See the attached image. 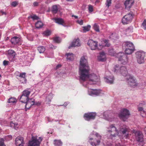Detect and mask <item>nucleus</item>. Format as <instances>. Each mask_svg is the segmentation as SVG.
Here are the masks:
<instances>
[{"mask_svg":"<svg viewBox=\"0 0 146 146\" xmlns=\"http://www.w3.org/2000/svg\"><path fill=\"white\" fill-rule=\"evenodd\" d=\"M129 131V127L125 125L121 126L119 131L114 124L110 125L107 127L108 134L110 135L111 138L115 137L117 135L124 136L127 138L128 136Z\"/></svg>","mask_w":146,"mask_h":146,"instance_id":"1","label":"nucleus"},{"mask_svg":"<svg viewBox=\"0 0 146 146\" xmlns=\"http://www.w3.org/2000/svg\"><path fill=\"white\" fill-rule=\"evenodd\" d=\"M87 58L86 56H82L80 60L79 67V74L81 76V78H83L87 76L90 68L87 62Z\"/></svg>","mask_w":146,"mask_h":146,"instance_id":"2","label":"nucleus"},{"mask_svg":"<svg viewBox=\"0 0 146 146\" xmlns=\"http://www.w3.org/2000/svg\"><path fill=\"white\" fill-rule=\"evenodd\" d=\"M89 71H88L87 76L86 77L83 78V79L81 78V76L80 75V80L81 83H82L83 86L86 87L87 86L86 83H87L86 81L88 80L90 82H95L98 81V76L95 74H89Z\"/></svg>","mask_w":146,"mask_h":146,"instance_id":"3","label":"nucleus"},{"mask_svg":"<svg viewBox=\"0 0 146 146\" xmlns=\"http://www.w3.org/2000/svg\"><path fill=\"white\" fill-rule=\"evenodd\" d=\"M20 102L22 103H26V107L28 106L29 108V107H31L34 105L37 104L36 103L34 102V100L32 99H29V98L28 97L23 95L20 97Z\"/></svg>","mask_w":146,"mask_h":146,"instance_id":"4","label":"nucleus"},{"mask_svg":"<svg viewBox=\"0 0 146 146\" xmlns=\"http://www.w3.org/2000/svg\"><path fill=\"white\" fill-rule=\"evenodd\" d=\"M114 72L117 73H120L124 76H127V72L126 67L125 66H120L117 65L115 66Z\"/></svg>","mask_w":146,"mask_h":146,"instance_id":"5","label":"nucleus"},{"mask_svg":"<svg viewBox=\"0 0 146 146\" xmlns=\"http://www.w3.org/2000/svg\"><path fill=\"white\" fill-rule=\"evenodd\" d=\"M134 14L130 11L125 15L122 18V22L124 25L127 24L131 22L133 18Z\"/></svg>","mask_w":146,"mask_h":146,"instance_id":"6","label":"nucleus"},{"mask_svg":"<svg viewBox=\"0 0 146 146\" xmlns=\"http://www.w3.org/2000/svg\"><path fill=\"white\" fill-rule=\"evenodd\" d=\"M42 138L40 137L37 139L36 137H32L31 141H29L28 146H40Z\"/></svg>","mask_w":146,"mask_h":146,"instance_id":"7","label":"nucleus"},{"mask_svg":"<svg viewBox=\"0 0 146 146\" xmlns=\"http://www.w3.org/2000/svg\"><path fill=\"white\" fill-rule=\"evenodd\" d=\"M145 53L142 51H139L136 53V57L137 62L139 64H141L144 62V57Z\"/></svg>","mask_w":146,"mask_h":146,"instance_id":"8","label":"nucleus"},{"mask_svg":"<svg viewBox=\"0 0 146 146\" xmlns=\"http://www.w3.org/2000/svg\"><path fill=\"white\" fill-rule=\"evenodd\" d=\"M118 60L121 62L123 64H126L128 62V59L127 55L124 53L120 52L117 54Z\"/></svg>","mask_w":146,"mask_h":146,"instance_id":"9","label":"nucleus"},{"mask_svg":"<svg viewBox=\"0 0 146 146\" xmlns=\"http://www.w3.org/2000/svg\"><path fill=\"white\" fill-rule=\"evenodd\" d=\"M129 115V110L126 109H123L119 115V118L123 121H125Z\"/></svg>","mask_w":146,"mask_h":146,"instance_id":"10","label":"nucleus"},{"mask_svg":"<svg viewBox=\"0 0 146 146\" xmlns=\"http://www.w3.org/2000/svg\"><path fill=\"white\" fill-rule=\"evenodd\" d=\"M128 85L132 87H135L137 85L135 78L130 75H128L126 78Z\"/></svg>","mask_w":146,"mask_h":146,"instance_id":"11","label":"nucleus"},{"mask_svg":"<svg viewBox=\"0 0 146 146\" xmlns=\"http://www.w3.org/2000/svg\"><path fill=\"white\" fill-rule=\"evenodd\" d=\"M95 135L97 137L94 141L93 142H90V140H92V138H90L89 139V142L92 146H96L100 144V140L101 138V136L98 133H96Z\"/></svg>","mask_w":146,"mask_h":146,"instance_id":"12","label":"nucleus"},{"mask_svg":"<svg viewBox=\"0 0 146 146\" xmlns=\"http://www.w3.org/2000/svg\"><path fill=\"white\" fill-rule=\"evenodd\" d=\"M87 44L92 50H95L98 48L97 42L92 39L89 40Z\"/></svg>","mask_w":146,"mask_h":146,"instance_id":"13","label":"nucleus"},{"mask_svg":"<svg viewBox=\"0 0 146 146\" xmlns=\"http://www.w3.org/2000/svg\"><path fill=\"white\" fill-rule=\"evenodd\" d=\"M133 132L135 134L136 138L139 142H142L143 141V135L142 133L140 131H136L134 130Z\"/></svg>","mask_w":146,"mask_h":146,"instance_id":"14","label":"nucleus"},{"mask_svg":"<svg viewBox=\"0 0 146 146\" xmlns=\"http://www.w3.org/2000/svg\"><path fill=\"white\" fill-rule=\"evenodd\" d=\"M96 115V114L94 113H89L85 114L84 115V117L85 120L89 121L94 119Z\"/></svg>","mask_w":146,"mask_h":146,"instance_id":"15","label":"nucleus"},{"mask_svg":"<svg viewBox=\"0 0 146 146\" xmlns=\"http://www.w3.org/2000/svg\"><path fill=\"white\" fill-rule=\"evenodd\" d=\"M15 144L17 146H23L24 141L23 138L21 136L17 137L15 140Z\"/></svg>","mask_w":146,"mask_h":146,"instance_id":"16","label":"nucleus"},{"mask_svg":"<svg viewBox=\"0 0 146 146\" xmlns=\"http://www.w3.org/2000/svg\"><path fill=\"white\" fill-rule=\"evenodd\" d=\"M134 2V0H126L124 3L125 9L128 10H129L133 5Z\"/></svg>","mask_w":146,"mask_h":146,"instance_id":"17","label":"nucleus"},{"mask_svg":"<svg viewBox=\"0 0 146 146\" xmlns=\"http://www.w3.org/2000/svg\"><path fill=\"white\" fill-rule=\"evenodd\" d=\"M8 57L9 60L11 61H13L15 56V53L12 50H9L8 51Z\"/></svg>","mask_w":146,"mask_h":146,"instance_id":"18","label":"nucleus"},{"mask_svg":"<svg viewBox=\"0 0 146 146\" xmlns=\"http://www.w3.org/2000/svg\"><path fill=\"white\" fill-rule=\"evenodd\" d=\"M129 47H130V48H125V52L126 54H131L133 52L135 48L133 45H132L131 44H129ZM127 47L128 44H126Z\"/></svg>","mask_w":146,"mask_h":146,"instance_id":"19","label":"nucleus"},{"mask_svg":"<svg viewBox=\"0 0 146 146\" xmlns=\"http://www.w3.org/2000/svg\"><path fill=\"white\" fill-rule=\"evenodd\" d=\"M104 118L110 121H111L113 119L111 114L109 113L108 111H105L103 113Z\"/></svg>","mask_w":146,"mask_h":146,"instance_id":"20","label":"nucleus"},{"mask_svg":"<svg viewBox=\"0 0 146 146\" xmlns=\"http://www.w3.org/2000/svg\"><path fill=\"white\" fill-rule=\"evenodd\" d=\"M88 94L91 96H98L100 93V91L96 89H90L88 91Z\"/></svg>","mask_w":146,"mask_h":146,"instance_id":"21","label":"nucleus"},{"mask_svg":"<svg viewBox=\"0 0 146 146\" xmlns=\"http://www.w3.org/2000/svg\"><path fill=\"white\" fill-rule=\"evenodd\" d=\"M104 79L106 82L110 84H113L114 80L113 76L112 75L105 77Z\"/></svg>","mask_w":146,"mask_h":146,"instance_id":"22","label":"nucleus"},{"mask_svg":"<svg viewBox=\"0 0 146 146\" xmlns=\"http://www.w3.org/2000/svg\"><path fill=\"white\" fill-rule=\"evenodd\" d=\"M80 45L79 40L78 39H75L73 41L70 45V46L69 47V48L70 47L79 46Z\"/></svg>","mask_w":146,"mask_h":146,"instance_id":"23","label":"nucleus"},{"mask_svg":"<svg viewBox=\"0 0 146 146\" xmlns=\"http://www.w3.org/2000/svg\"><path fill=\"white\" fill-rule=\"evenodd\" d=\"M98 60L101 61H104L106 60V56L104 52H102L100 53V55L98 57Z\"/></svg>","mask_w":146,"mask_h":146,"instance_id":"24","label":"nucleus"},{"mask_svg":"<svg viewBox=\"0 0 146 146\" xmlns=\"http://www.w3.org/2000/svg\"><path fill=\"white\" fill-rule=\"evenodd\" d=\"M20 39L18 37L15 36L12 38L11 40V43L14 44L18 43L20 41Z\"/></svg>","mask_w":146,"mask_h":146,"instance_id":"25","label":"nucleus"},{"mask_svg":"<svg viewBox=\"0 0 146 146\" xmlns=\"http://www.w3.org/2000/svg\"><path fill=\"white\" fill-rule=\"evenodd\" d=\"M54 19L56 23L62 25L64 26H65L63 25V23H64V21L63 19L60 18H55Z\"/></svg>","mask_w":146,"mask_h":146,"instance_id":"26","label":"nucleus"},{"mask_svg":"<svg viewBox=\"0 0 146 146\" xmlns=\"http://www.w3.org/2000/svg\"><path fill=\"white\" fill-rule=\"evenodd\" d=\"M29 89L27 88L25 90L22 92V94L29 98V95L31 93V91H29Z\"/></svg>","mask_w":146,"mask_h":146,"instance_id":"27","label":"nucleus"},{"mask_svg":"<svg viewBox=\"0 0 146 146\" xmlns=\"http://www.w3.org/2000/svg\"><path fill=\"white\" fill-rule=\"evenodd\" d=\"M67 59L70 60H73L74 57V54L72 53H68L66 54Z\"/></svg>","mask_w":146,"mask_h":146,"instance_id":"28","label":"nucleus"},{"mask_svg":"<svg viewBox=\"0 0 146 146\" xmlns=\"http://www.w3.org/2000/svg\"><path fill=\"white\" fill-rule=\"evenodd\" d=\"M35 25L36 28L39 29L42 27L43 24L41 21H38L35 24Z\"/></svg>","mask_w":146,"mask_h":146,"instance_id":"29","label":"nucleus"},{"mask_svg":"<svg viewBox=\"0 0 146 146\" xmlns=\"http://www.w3.org/2000/svg\"><path fill=\"white\" fill-rule=\"evenodd\" d=\"M54 141L55 146H62V143L60 140H55Z\"/></svg>","mask_w":146,"mask_h":146,"instance_id":"30","label":"nucleus"},{"mask_svg":"<svg viewBox=\"0 0 146 146\" xmlns=\"http://www.w3.org/2000/svg\"><path fill=\"white\" fill-rule=\"evenodd\" d=\"M38 50L40 53H43L44 51L45 48L43 46H40L37 48Z\"/></svg>","mask_w":146,"mask_h":146,"instance_id":"31","label":"nucleus"},{"mask_svg":"<svg viewBox=\"0 0 146 146\" xmlns=\"http://www.w3.org/2000/svg\"><path fill=\"white\" fill-rule=\"evenodd\" d=\"M16 99L14 98H11L9 99L8 102L11 104L16 103Z\"/></svg>","mask_w":146,"mask_h":146,"instance_id":"32","label":"nucleus"},{"mask_svg":"<svg viewBox=\"0 0 146 146\" xmlns=\"http://www.w3.org/2000/svg\"><path fill=\"white\" fill-rule=\"evenodd\" d=\"M83 32L85 33L87 31H89L91 28V26L90 25H88L86 26L83 27Z\"/></svg>","mask_w":146,"mask_h":146,"instance_id":"33","label":"nucleus"},{"mask_svg":"<svg viewBox=\"0 0 146 146\" xmlns=\"http://www.w3.org/2000/svg\"><path fill=\"white\" fill-rule=\"evenodd\" d=\"M58 9L56 5H53L52 7V11L54 13H56L58 11Z\"/></svg>","mask_w":146,"mask_h":146,"instance_id":"34","label":"nucleus"},{"mask_svg":"<svg viewBox=\"0 0 146 146\" xmlns=\"http://www.w3.org/2000/svg\"><path fill=\"white\" fill-rule=\"evenodd\" d=\"M112 0H106L105 3V5L106 7L108 8L111 6V4Z\"/></svg>","mask_w":146,"mask_h":146,"instance_id":"35","label":"nucleus"},{"mask_svg":"<svg viewBox=\"0 0 146 146\" xmlns=\"http://www.w3.org/2000/svg\"><path fill=\"white\" fill-rule=\"evenodd\" d=\"M93 28L94 30L97 32H99L100 30L99 26L96 23L94 24L93 26Z\"/></svg>","mask_w":146,"mask_h":146,"instance_id":"36","label":"nucleus"},{"mask_svg":"<svg viewBox=\"0 0 146 146\" xmlns=\"http://www.w3.org/2000/svg\"><path fill=\"white\" fill-rule=\"evenodd\" d=\"M129 44H131L132 45H133V44L132 43L130 42L126 41L124 43L123 45H124V46L125 47V48H130V47H129V46H127L128 47H127V46H126V44H128V46H129Z\"/></svg>","mask_w":146,"mask_h":146,"instance_id":"37","label":"nucleus"},{"mask_svg":"<svg viewBox=\"0 0 146 146\" xmlns=\"http://www.w3.org/2000/svg\"><path fill=\"white\" fill-rule=\"evenodd\" d=\"M109 53L110 55L113 56H115L116 54L115 53L114 50L112 48L109 49Z\"/></svg>","mask_w":146,"mask_h":146,"instance_id":"38","label":"nucleus"},{"mask_svg":"<svg viewBox=\"0 0 146 146\" xmlns=\"http://www.w3.org/2000/svg\"><path fill=\"white\" fill-rule=\"evenodd\" d=\"M19 76L21 77V78H23L25 81L26 80V79L25 78L26 77V73L25 72H23L21 73H20Z\"/></svg>","mask_w":146,"mask_h":146,"instance_id":"39","label":"nucleus"},{"mask_svg":"<svg viewBox=\"0 0 146 146\" xmlns=\"http://www.w3.org/2000/svg\"><path fill=\"white\" fill-rule=\"evenodd\" d=\"M10 125L11 127H13L15 129H17L18 128V125L17 124H15L12 122H11L10 123Z\"/></svg>","mask_w":146,"mask_h":146,"instance_id":"40","label":"nucleus"},{"mask_svg":"<svg viewBox=\"0 0 146 146\" xmlns=\"http://www.w3.org/2000/svg\"><path fill=\"white\" fill-rule=\"evenodd\" d=\"M52 98V95L51 94H49L46 98V101L49 102L51 101V100Z\"/></svg>","mask_w":146,"mask_h":146,"instance_id":"41","label":"nucleus"},{"mask_svg":"<svg viewBox=\"0 0 146 146\" xmlns=\"http://www.w3.org/2000/svg\"><path fill=\"white\" fill-rule=\"evenodd\" d=\"M111 37L113 38V39L114 40H116L118 38V36L116 33L112 34Z\"/></svg>","mask_w":146,"mask_h":146,"instance_id":"42","label":"nucleus"},{"mask_svg":"<svg viewBox=\"0 0 146 146\" xmlns=\"http://www.w3.org/2000/svg\"><path fill=\"white\" fill-rule=\"evenodd\" d=\"M138 110L139 111L141 112V113H146V112L143 110V109L142 107H139L138 108Z\"/></svg>","mask_w":146,"mask_h":146,"instance_id":"43","label":"nucleus"},{"mask_svg":"<svg viewBox=\"0 0 146 146\" xmlns=\"http://www.w3.org/2000/svg\"><path fill=\"white\" fill-rule=\"evenodd\" d=\"M43 34L46 36H49L50 34V32L49 30H47L43 33Z\"/></svg>","mask_w":146,"mask_h":146,"instance_id":"44","label":"nucleus"},{"mask_svg":"<svg viewBox=\"0 0 146 146\" xmlns=\"http://www.w3.org/2000/svg\"><path fill=\"white\" fill-rule=\"evenodd\" d=\"M54 41L56 43H59L60 42V39L58 37H56L54 38Z\"/></svg>","mask_w":146,"mask_h":146,"instance_id":"45","label":"nucleus"},{"mask_svg":"<svg viewBox=\"0 0 146 146\" xmlns=\"http://www.w3.org/2000/svg\"><path fill=\"white\" fill-rule=\"evenodd\" d=\"M142 25L143 27V28L145 30L146 29V20L145 19L142 24Z\"/></svg>","mask_w":146,"mask_h":146,"instance_id":"46","label":"nucleus"},{"mask_svg":"<svg viewBox=\"0 0 146 146\" xmlns=\"http://www.w3.org/2000/svg\"><path fill=\"white\" fill-rule=\"evenodd\" d=\"M18 4V3L16 1H14L11 3V5L13 7H15Z\"/></svg>","mask_w":146,"mask_h":146,"instance_id":"47","label":"nucleus"},{"mask_svg":"<svg viewBox=\"0 0 146 146\" xmlns=\"http://www.w3.org/2000/svg\"><path fill=\"white\" fill-rule=\"evenodd\" d=\"M104 42L106 43L105 46L109 47L110 46V44L109 43L108 40H104Z\"/></svg>","mask_w":146,"mask_h":146,"instance_id":"48","label":"nucleus"},{"mask_svg":"<svg viewBox=\"0 0 146 146\" xmlns=\"http://www.w3.org/2000/svg\"><path fill=\"white\" fill-rule=\"evenodd\" d=\"M88 10L90 12H92L93 11V7L91 5H89Z\"/></svg>","mask_w":146,"mask_h":146,"instance_id":"49","label":"nucleus"},{"mask_svg":"<svg viewBox=\"0 0 146 146\" xmlns=\"http://www.w3.org/2000/svg\"><path fill=\"white\" fill-rule=\"evenodd\" d=\"M4 140L3 139H0V146H4Z\"/></svg>","mask_w":146,"mask_h":146,"instance_id":"50","label":"nucleus"},{"mask_svg":"<svg viewBox=\"0 0 146 146\" xmlns=\"http://www.w3.org/2000/svg\"><path fill=\"white\" fill-rule=\"evenodd\" d=\"M77 22L80 25H82L83 24V20H78L77 21Z\"/></svg>","mask_w":146,"mask_h":146,"instance_id":"51","label":"nucleus"},{"mask_svg":"<svg viewBox=\"0 0 146 146\" xmlns=\"http://www.w3.org/2000/svg\"><path fill=\"white\" fill-rule=\"evenodd\" d=\"M31 17L34 20L37 19L38 18V17L36 15H33V16H32Z\"/></svg>","mask_w":146,"mask_h":146,"instance_id":"52","label":"nucleus"},{"mask_svg":"<svg viewBox=\"0 0 146 146\" xmlns=\"http://www.w3.org/2000/svg\"><path fill=\"white\" fill-rule=\"evenodd\" d=\"M9 62L8 61L5 60L3 62V64L5 65H7L8 64Z\"/></svg>","mask_w":146,"mask_h":146,"instance_id":"53","label":"nucleus"},{"mask_svg":"<svg viewBox=\"0 0 146 146\" xmlns=\"http://www.w3.org/2000/svg\"><path fill=\"white\" fill-rule=\"evenodd\" d=\"M115 7L117 9H118L121 7L120 5L119 4H117L115 5Z\"/></svg>","mask_w":146,"mask_h":146,"instance_id":"54","label":"nucleus"},{"mask_svg":"<svg viewBox=\"0 0 146 146\" xmlns=\"http://www.w3.org/2000/svg\"><path fill=\"white\" fill-rule=\"evenodd\" d=\"M33 5L34 6H36L38 5V3L36 2H34L33 3Z\"/></svg>","mask_w":146,"mask_h":146,"instance_id":"55","label":"nucleus"},{"mask_svg":"<svg viewBox=\"0 0 146 146\" xmlns=\"http://www.w3.org/2000/svg\"><path fill=\"white\" fill-rule=\"evenodd\" d=\"M61 67V65L60 64H58L56 66V69H57Z\"/></svg>","mask_w":146,"mask_h":146,"instance_id":"56","label":"nucleus"},{"mask_svg":"<svg viewBox=\"0 0 146 146\" xmlns=\"http://www.w3.org/2000/svg\"><path fill=\"white\" fill-rule=\"evenodd\" d=\"M0 13H1L2 14V15H3V14H5V15L6 14V13L5 12H3L2 11H0Z\"/></svg>","mask_w":146,"mask_h":146,"instance_id":"57","label":"nucleus"},{"mask_svg":"<svg viewBox=\"0 0 146 146\" xmlns=\"http://www.w3.org/2000/svg\"><path fill=\"white\" fill-rule=\"evenodd\" d=\"M144 104V102H142V103H140V104H139V106H142Z\"/></svg>","mask_w":146,"mask_h":146,"instance_id":"58","label":"nucleus"},{"mask_svg":"<svg viewBox=\"0 0 146 146\" xmlns=\"http://www.w3.org/2000/svg\"><path fill=\"white\" fill-rule=\"evenodd\" d=\"M72 17H74L75 18V19H77L78 18V17L77 16L74 15H73L72 16Z\"/></svg>","mask_w":146,"mask_h":146,"instance_id":"59","label":"nucleus"},{"mask_svg":"<svg viewBox=\"0 0 146 146\" xmlns=\"http://www.w3.org/2000/svg\"><path fill=\"white\" fill-rule=\"evenodd\" d=\"M68 104V102H65L64 104H63V106H66Z\"/></svg>","mask_w":146,"mask_h":146,"instance_id":"60","label":"nucleus"},{"mask_svg":"<svg viewBox=\"0 0 146 146\" xmlns=\"http://www.w3.org/2000/svg\"><path fill=\"white\" fill-rule=\"evenodd\" d=\"M52 45H50V48H54V47H52Z\"/></svg>","mask_w":146,"mask_h":146,"instance_id":"61","label":"nucleus"},{"mask_svg":"<svg viewBox=\"0 0 146 146\" xmlns=\"http://www.w3.org/2000/svg\"><path fill=\"white\" fill-rule=\"evenodd\" d=\"M144 130L145 132V133H146V127H145L144 128Z\"/></svg>","mask_w":146,"mask_h":146,"instance_id":"62","label":"nucleus"},{"mask_svg":"<svg viewBox=\"0 0 146 146\" xmlns=\"http://www.w3.org/2000/svg\"><path fill=\"white\" fill-rule=\"evenodd\" d=\"M8 137L10 138V139H11L12 138V136H11V135H9L8 136Z\"/></svg>","mask_w":146,"mask_h":146,"instance_id":"63","label":"nucleus"},{"mask_svg":"<svg viewBox=\"0 0 146 146\" xmlns=\"http://www.w3.org/2000/svg\"><path fill=\"white\" fill-rule=\"evenodd\" d=\"M90 1L91 2H93L94 1V0H90Z\"/></svg>","mask_w":146,"mask_h":146,"instance_id":"64","label":"nucleus"}]
</instances>
